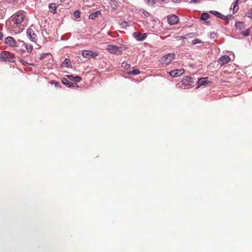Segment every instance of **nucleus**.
I'll list each match as a JSON object with an SVG mask.
<instances>
[{
	"label": "nucleus",
	"mask_w": 252,
	"mask_h": 252,
	"mask_svg": "<svg viewBox=\"0 0 252 252\" xmlns=\"http://www.w3.org/2000/svg\"><path fill=\"white\" fill-rule=\"evenodd\" d=\"M139 73H140V71L138 69H133V70L132 71L128 72V74H129V75L132 74V75H138Z\"/></svg>",
	"instance_id": "obj_21"
},
{
	"label": "nucleus",
	"mask_w": 252,
	"mask_h": 252,
	"mask_svg": "<svg viewBox=\"0 0 252 252\" xmlns=\"http://www.w3.org/2000/svg\"><path fill=\"white\" fill-rule=\"evenodd\" d=\"M3 38V35L2 33L0 32V40L2 39Z\"/></svg>",
	"instance_id": "obj_39"
},
{
	"label": "nucleus",
	"mask_w": 252,
	"mask_h": 252,
	"mask_svg": "<svg viewBox=\"0 0 252 252\" xmlns=\"http://www.w3.org/2000/svg\"><path fill=\"white\" fill-rule=\"evenodd\" d=\"M181 0H172V1L174 2H179Z\"/></svg>",
	"instance_id": "obj_40"
},
{
	"label": "nucleus",
	"mask_w": 252,
	"mask_h": 252,
	"mask_svg": "<svg viewBox=\"0 0 252 252\" xmlns=\"http://www.w3.org/2000/svg\"><path fill=\"white\" fill-rule=\"evenodd\" d=\"M62 83L65 85H67L69 87L76 88L78 87V85L76 83H72L69 82L67 79L63 78L62 79Z\"/></svg>",
	"instance_id": "obj_12"
},
{
	"label": "nucleus",
	"mask_w": 252,
	"mask_h": 252,
	"mask_svg": "<svg viewBox=\"0 0 252 252\" xmlns=\"http://www.w3.org/2000/svg\"><path fill=\"white\" fill-rule=\"evenodd\" d=\"M192 44L194 45L197 43H201V41L199 39H194L192 40Z\"/></svg>",
	"instance_id": "obj_28"
},
{
	"label": "nucleus",
	"mask_w": 252,
	"mask_h": 252,
	"mask_svg": "<svg viewBox=\"0 0 252 252\" xmlns=\"http://www.w3.org/2000/svg\"><path fill=\"white\" fill-rule=\"evenodd\" d=\"M219 18L222 19H226L227 18L225 16L222 15V14H220V16Z\"/></svg>",
	"instance_id": "obj_35"
},
{
	"label": "nucleus",
	"mask_w": 252,
	"mask_h": 252,
	"mask_svg": "<svg viewBox=\"0 0 252 252\" xmlns=\"http://www.w3.org/2000/svg\"><path fill=\"white\" fill-rule=\"evenodd\" d=\"M21 63L23 64V65H26V64H29V63L26 62V61H25L24 60H21Z\"/></svg>",
	"instance_id": "obj_36"
},
{
	"label": "nucleus",
	"mask_w": 252,
	"mask_h": 252,
	"mask_svg": "<svg viewBox=\"0 0 252 252\" xmlns=\"http://www.w3.org/2000/svg\"><path fill=\"white\" fill-rule=\"evenodd\" d=\"M50 83L52 84H55L56 87L60 86V83L56 81H52L50 82Z\"/></svg>",
	"instance_id": "obj_32"
},
{
	"label": "nucleus",
	"mask_w": 252,
	"mask_h": 252,
	"mask_svg": "<svg viewBox=\"0 0 252 252\" xmlns=\"http://www.w3.org/2000/svg\"><path fill=\"white\" fill-rule=\"evenodd\" d=\"M241 33L245 36H248L250 33V30L248 29H246L245 30H244L242 32H241Z\"/></svg>",
	"instance_id": "obj_23"
},
{
	"label": "nucleus",
	"mask_w": 252,
	"mask_h": 252,
	"mask_svg": "<svg viewBox=\"0 0 252 252\" xmlns=\"http://www.w3.org/2000/svg\"><path fill=\"white\" fill-rule=\"evenodd\" d=\"M185 70L183 69H175L172 70L170 72V75L174 77H177L180 75H181L182 74L184 73Z\"/></svg>",
	"instance_id": "obj_11"
},
{
	"label": "nucleus",
	"mask_w": 252,
	"mask_h": 252,
	"mask_svg": "<svg viewBox=\"0 0 252 252\" xmlns=\"http://www.w3.org/2000/svg\"><path fill=\"white\" fill-rule=\"evenodd\" d=\"M147 3L150 6H154L155 3V0H145Z\"/></svg>",
	"instance_id": "obj_24"
},
{
	"label": "nucleus",
	"mask_w": 252,
	"mask_h": 252,
	"mask_svg": "<svg viewBox=\"0 0 252 252\" xmlns=\"http://www.w3.org/2000/svg\"><path fill=\"white\" fill-rule=\"evenodd\" d=\"M210 12L212 14H214V15H215L216 16H217L219 18L220 16V13L218 12V11H211Z\"/></svg>",
	"instance_id": "obj_27"
},
{
	"label": "nucleus",
	"mask_w": 252,
	"mask_h": 252,
	"mask_svg": "<svg viewBox=\"0 0 252 252\" xmlns=\"http://www.w3.org/2000/svg\"><path fill=\"white\" fill-rule=\"evenodd\" d=\"M81 78L79 76H75L74 77V81L75 82L74 83H76V82H79L81 80Z\"/></svg>",
	"instance_id": "obj_26"
},
{
	"label": "nucleus",
	"mask_w": 252,
	"mask_h": 252,
	"mask_svg": "<svg viewBox=\"0 0 252 252\" xmlns=\"http://www.w3.org/2000/svg\"><path fill=\"white\" fill-rule=\"evenodd\" d=\"M44 57H45V55H41L40 57L39 58V59L40 60H43L44 59Z\"/></svg>",
	"instance_id": "obj_38"
},
{
	"label": "nucleus",
	"mask_w": 252,
	"mask_h": 252,
	"mask_svg": "<svg viewBox=\"0 0 252 252\" xmlns=\"http://www.w3.org/2000/svg\"><path fill=\"white\" fill-rule=\"evenodd\" d=\"M143 13L146 16H149V12H148L147 11H144Z\"/></svg>",
	"instance_id": "obj_37"
},
{
	"label": "nucleus",
	"mask_w": 252,
	"mask_h": 252,
	"mask_svg": "<svg viewBox=\"0 0 252 252\" xmlns=\"http://www.w3.org/2000/svg\"><path fill=\"white\" fill-rule=\"evenodd\" d=\"M67 77L68 79L71 81H74V77L72 75H67Z\"/></svg>",
	"instance_id": "obj_34"
},
{
	"label": "nucleus",
	"mask_w": 252,
	"mask_h": 252,
	"mask_svg": "<svg viewBox=\"0 0 252 252\" xmlns=\"http://www.w3.org/2000/svg\"><path fill=\"white\" fill-rule=\"evenodd\" d=\"M27 34L32 41L36 42L37 39V35L32 28L27 30Z\"/></svg>",
	"instance_id": "obj_6"
},
{
	"label": "nucleus",
	"mask_w": 252,
	"mask_h": 252,
	"mask_svg": "<svg viewBox=\"0 0 252 252\" xmlns=\"http://www.w3.org/2000/svg\"><path fill=\"white\" fill-rule=\"evenodd\" d=\"M19 43H18V44H19L20 43L22 44L25 45V47L28 52L31 53L32 51L33 48L32 45L25 44V42L23 41H19Z\"/></svg>",
	"instance_id": "obj_15"
},
{
	"label": "nucleus",
	"mask_w": 252,
	"mask_h": 252,
	"mask_svg": "<svg viewBox=\"0 0 252 252\" xmlns=\"http://www.w3.org/2000/svg\"><path fill=\"white\" fill-rule=\"evenodd\" d=\"M11 18L15 24H21L25 18V12L21 10L13 14Z\"/></svg>",
	"instance_id": "obj_1"
},
{
	"label": "nucleus",
	"mask_w": 252,
	"mask_h": 252,
	"mask_svg": "<svg viewBox=\"0 0 252 252\" xmlns=\"http://www.w3.org/2000/svg\"><path fill=\"white\" fill-rule=\"evenodd\" d=\"M167 20L168 23L172 25L177 24L179 21V19L175 15H170L167 17Z\"/></svg>",
	"instance_id": "obj_9"
},
{
	"label": "nucleus",
	"mask_w": 252,
	"mask_h": 252,
	"mask_svg": "<svg viewBox=\"0 0 252 252\" xmlns=\"http://www.w3.org/2000/svg\"><path fill=\"white\" fill-rule=\"evenodd\" d=\"M106 49L111 54H119L121 53L120 47L116 45H108Z\"/></svg>",
	"instance_id": "obj_5"
},
{
	"label": "nucleus",
	"mask_w": 252,
	"mask_h": 252,
	"mask_svg": "<svg viewBox=\"0 0 252 252\" xmlns=\"http://www.w3.org/2000/svg\"><path fill=\"white\" fill-rule=\"evenodd\" d=\"M208 82H209V81H208V77L200 78L198 80L197 88H199L202 85H206Z\"/></svg>",
	"instance_id": "obj_13"
},
{
	"label": "nucleus",
	"mask_w": 252,
	"mask_h": 252,
	"mask_svg": "<svg viewBox=\"0 0 252 252\" xmlns=\"http://www.w3.org/2000/svg\"><path fill=\"white\" fill-rule=\"evenodd\" d=\"M210 17V15L208 13L203 12L201 15V19L202 20H206Z\"/></svg>",
	"instance_id": "obj_19"
},
{
	"label": "nucleus",
	"mask_w": 252,
	"mask_h": 252,
	"mask_svg": "<svg viewBox=\"0 0 252 252\" xmlns=\"http://www.w3.org/2000/svg\"><path fill=\"white\" fill-rule=\"evenodd\" d=\"M194 83L193 79L189 76H185L182 80V84L185 89L191 87Z\"/></svg>",
	"instance_id": "obj_3"
},
{
	"label": "nucleus",
	"mask_w": 252,
	"mask_h": 252,
	"mask_svg": "<svg viewBox=\"0 0 252 252\" xmlns=\"http://www.w3.org/2000/svg\"><path fill=\"white\" fill-rule=\"evenodd\" d=\"M217 33L215 32H213L211 33L210 36L211 38H214L217 36Z\"/></svg>",
	"instance_id": "obj_33"
},
{
	"label": "nucleus",
	"mask_w": 252,
	"mask_h": 252,
	"mask_svg": "<svg viewBox=\"0 0 252 252\" xmlns=\"http://www.w3.org/2000/svg\"><path fill=\"white\" fill-rule=\"evenodd\" d=\"M82 55L84 58H94L98 55V53L95 51L91 50H84L82 52Z\"/></svg>",
	"instance_id": "obj_7"
},
{
	"label": "nucleus",
	"mask_w": 252,
	"mask_h": 252,
	"mask_svg": "<svg viewBox=\"0 0 252 252\" xmlns=\"http://www.w3.org/2000/svg\"><path fill=\"white\" fill-rule=\"evenodd\" d=\"M62 65L67 68H70L71 67L70 64V60L69 59H65V60L63 62Z\"/></svg>",
	"instance_id": "obj_16"
},
{
	"label": "nucleus",
	"mask_w": 252,
	"mask_h": 252,
	"mask_svg": "<svg viewBox=\"0 0 252 252\" xmlns=\"http://www.w3.org/2000/svg\"><path fill=\"white\" fill-rule=\"evenodd\" d=\"M238 1H239V0H236L233 4V13H236L238 10Z\"/></svg>",
	"instance_id": "obj_20"
},
{
	"label": "nucleus",
	"mask_w": 252,
	"mask_h": 252,
	"mask_svg": "<svg viewBox=\"0 0 252 252\" xmlns=\"http://www.w3.org/2000/svg\"><path fill=\"white\" fill-rule=\"evenodd\" d=\"M14 58L12 54L8 51L2 52L0 53V61L14 62Z\"/></svg>",
	"instance_id": "obj_2"
},
{
	"label": "nucleus",
	"mask_w": 252,
	"mask_h": 252,
	"mask_svg": "<svg viewBox=\"0 0 252 252\" xmlns=\"http://www.w3.org/2000/svg\"><path fill=\"white\" fill-rule=\"evenodd\" d=\"M49 8L50 12L53 14H56L57 13V6L56 3H52L49 5Z\"/></svg>",
	"instance_id": "obj_14"
},
{
	"label": "nucleus",
	"mask_w": 252,
	"mask_h": 252,
	"mask_svg": "<svg viewBox=\"0 0 252 252\" xmlns=\"http://www.w3.org/2000/svg\"><path fill=\"white\" fill-rule=\"evenodd\" d=\"M122 66L126 68H128L130 66V65L127 64L126 63L124 62L122 63Z\"/></svg>",
	"instance_id": "obj_31"
},
{
	"label": "nucleus",
	"mask_w": 252,
	"mask_h": 252,
	"mask_svg": "<svg viewBox=\"0 0 252 252\" xmlns=\"http://www.w3.org/2000/svg\"><path fill=\"white\" fill-rule=\"evenodd\" d=\"M246 15L252 19V9L249 10L248 12L246 13Z\"/></svg>",
	"instance_id": "obj_25"
},
{
	"label": "nucleus",
	"mask_w": 252,
	"mask_h": 252,
	"mask_svg": "<svg viewBox=\"0 0 252 252\" xmlns=\"http://www.w3.org/2000/svg\"><path fill=\"white\" fill-rule=\"evenodd\" d=\"M133 35L135 38L139 41V38H141V33L139 32H135L133 33Z\"/></svg>",
	"instance_id": "obj_22"
},
{
	"label": "nucleus",
	"mask_w": 252,
	"mask_h": 252,
	"mask_svg": "<svg viewBox=\"0 0 252 252\" xmlns=\"http://www.w3.org/2000/svg\"><path fill=\"white\" fill-rule=\"evenodd\" d=\"M74 16L77 18L80 17V12L78 11H76L73 13Z\"/></svg>",
	"instance_id": "obj_30"
},
{
	"label": "nucleus",
	"mask_w": 252,
	"mask_h": 252,
	"mask_svg": "<svg viewBox=\"0 0 252 252\" xmlns=\"http://www.w3.org/2000/svg\"><path fill=\"white\" fill-rule=\"evenodd\" d=\"M101 12L100 11H97L94 13H92L89 16V19H94L98 15H100Z\"/></svg>",
	"instance_id": "obj_17"
},
{
	"label": "nucleus",
	"mask_w": 252,
	"mask_h": 252,
	"mask_svg": "<svg viewBox=\"0 0 252 252\" xmlns=\"http://www.w3.org/2000/svg\"><path fill=\"white\" fill-rule=\"evenodd\" d=\"M5 43L11 47L18 46V44H17V42L15 39L11 36H8L5 39Z\"/></svg>",
	"instance_id": "obj_10"
},
{
	"label": "nucleus",
	"mask_w": 252,
	"mask_h": 252,
	"mask_svg": "<svg viewBox=\"0 0 252 252\" xmlns=\"http://www.w3.org/2000/svg\"><path fill=\"white\" fill-rule=\"evenodd\" d=\"M231 61L230 57L227 55H223L220 57L218 60V63L221 66H223L224 64L228 63Z\"/></svg>",
	"instance_id": "obj_8"
},
{
	"label": "nucleus",
	"mask_w": 252,
	"mask_h": 252,
	"mask_svg": "<svg viewBox=\"0 0 252 252\" xmlns=\"http://www.w3.org/2000/svg\"><path fill=\"white\" fill-rule=\"evenodd\" d=\"M147 37V34L144 33L142 35L141 34V38H139V41L144 40Z\"/></svg>",
	"instance_id": "obj_29"
},
{
	"label": "nucleus",
	"mask_w": 252,
	"mask_h": 252,
	"mask_svg": "<svg viewBox=\"0 0 252 252\" xmlns=\"http://www.w3.org/2000/svg\"><path fill=\"white\" fill-rule=\"evenodd\" d=\"M244 23L241 21L236 22L235 23V27L237 29H241L244 27Z\"/></svg>",
	"instance_id": "obj_18"
},
{
	"label": "nucleus",
	"mask_w": 252,
	"mask_h": 252,
	"mask_svg": "<svg viewBox=\"0 0 252 252\" xmlns=\"http://www.w3.org/2000/svg\"><path fill=\"white\" fill-rule=\"evenodd\" d=\"M175 54L169 53L163 56L161 59V63L165 65L169 64L174 59Z\"/></svg>",
	"instance_id": "obj_4"
}]
</instances>
